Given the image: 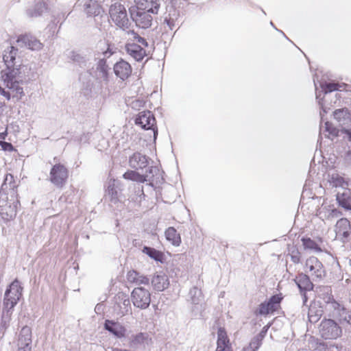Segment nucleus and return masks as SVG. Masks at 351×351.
Wrapping results in <instances>:
<instances>
[{
	"label": "nucleus",
	"instance_id": "a18cd8bd",
	"mask_svg": "<svg viewBox=\"0 0 351 351\" xmlns=\"http://www.w3.org/2000/svg\"><path fill=\"white\" fill-rule=\"evenodd\" d=\"M324 130L328 133V138L329 135L337 136L339 134V130L328 121H326L324 123Z\"/></svg>",
	"mask_w": 351,
	"mask_h": 351
},
{
	"label": "nucleus",
	"instance_id": "ea45409f",
	"mask_svg": "<svg viewBox=\"0 0 351 351\" xmlns=\"http://www.w3.org/2000/svg\"><path fill=\"white\" fill-rule=\"evenodd\" d=\"M71 59L77 63L80 67L86 66L87 60L84 56H82L81 54L76 53L74 51L71 52Z\"/></svg>",
	"mask_w": 351,
	"mask_h": 351
},
{
	"label": "nucleus",
	"instance_id": "5fc2aeb1",
	"mask_svg": "<svg viewBox=\"0 0 351 351\" xmlns=\"http://www.w3.org/2000/svg\"><path fill=\"white\" fill-rule=\"evenodd\" d=\"M123 304L124 306V308L120 313L121 316H123L125 314H126L128 312L129 308H130V302L129 299L124 300L123 302Z\"/></svg>",
	"mask_w": 351,
	"mask_h": 351
},
{
	"label": "nucleus",
	"instance_id": "aec40b11",
	"mask_svg": "<svg viewBox=\"0 0 351 351\" xmlns=\"http://www.w3.org/2000/svg\"><path fill=\"white\" fill-rule=\"evenodd\" d=\"M180 8L166 7L164 14V24L167 25L170 30H173L176 26V22L180 16Z\"/></svg>",
	"mask_w": 351,
	"mask_h": 351
},
{
	"label": "nucleus",
	"instance_id": "bb28decb",
	"mask_svg": "<svg viewBox=\"0 0 351 351\" xmlns=\"http://www.w3.org/2000/svg\"><path fill=\"white\" fill-rule=\"evenodd\" d=\"M335 231L337 235L347 238L350 232V221L346 218L340 219L336 223Z\"/></svg>",
	"mask_w": 351,
	"mask_h": 351
},
{
	"label": "nucleus",
	"instance_id": "20e7f679",
	"mask_svg": "<svg viewBox=\"0 0 351 351\" xmlns=\"http://www.w3.org/2000/svg\"><path fill=\"white\" fill-rule=\"evenodd\" d=\"M109 14L114 24L123 31L131 26L125 6L119 2L112 4L109 8Z\"/></svg>",
	"mask_w": 351,
	"mask_h": 351
},
{
	"label": "nucleus",
	"instance_id": "f8f14e48",
	"mask_svg": "<svg viewBox=\"0 0 351 351\" xmlns=\"http://www.w3.org/2000/svg\"><path fill=\"white\" fill-rule=\"evenodd\" d=\"M16 42L22 43L23 46L27 49L34 51H40L44 47V45L36 37L29 33L19 34L16 37Z\"/></svg>",
	"mask_w": 351,
	"mask_h": 351
},
{
	"label": "nucleus",
	"instance_id": "052dcab7",
	"mask_svg": "<svg viewBox=\"0 0 351 351\" xmlns=\"http://www.w3.org/2000/svg\"><path fill=\"white\" fill-rule=\"evenodd\" d=\"M342 132L346 135L348 141L351 142V128L350 129H343Z\"/></svg>",
	"mask_w": 351,
	"mask_h": 351
},
{
	"label": "nucleus",
	"instance_id": "b1692460",
	"mask_svg": "<svg viewBox=\"0 0 351 351\" xmlns=\"http://www.w3.org/2000/svg\"><path fill=\"white\" fill-rule=\"evenodd\" d=\"M129 165L132 169H143L148 165L147 158L145 155L141 154V153H134L129 158Z\"/></svg>",
	"mask_w": 351,
	"mask_h": 351
},
{
	"label": "nucleus",
	"instance_id": "5701e85b",
	"mask_svg": "<svg viewBox=\"0 0 351 351\" xmlns=\"http://www.w3.org/2000/svg\"><path fill=\"white\" fill-rule=\"evenodd\" d=\"M151 282L154 289L157 291H162L168 288L169 285L167 276L162 273L154 274L152 278Z\"/></svg>",
	"mask_w": 351,
	"mask_h": 351
},
{
	"label": "nucleus",
	"instance_id": "bf43d9fd",
	"mask_svg": "<svg viewBox=\"0 0 351 351\" xmlns=\"http://www.w3.org/2000/svg\"><path fill=\"white\" fill-rule=\"evenodd\" d=\"M337 199L338 200L339 204L340 206H341L342 207L345 208L346 209H350L349 204L348 202H346V201H344V200L341 201L339 199V195H337Z\"/></svg>",
	"mask_w": 351,
	"mask_h": 351
},
{
	"label": "nucleus",
	"instance_id": "f03ea898",
	"mask_svg": "<svg viewBox=\"0 0 351 351\" xmlns=\"http://www.w3.org/2000/svg\"><path fill=\"white\" fill-rule=\"evenodd\" d=\"M314 88H350V85L338 81L331 72L317 69L313 75Z\"/></svg>",
	"mask_w": 351,
	"mask_h": 351
},
{
	"label": "nucleus",
	"instance_id": "c85d7f7f",
	"mask_svg": "<svg viewBox=\"0 0 351 351\" xmlns=\"http://www.w3.org/2000/svg\"><path fill=\"white\" fill-rule=\"evenodd\" d=\"M334 118L339 123L343 125L348 124L351 121V116L349 110L346 108H341L336 110L334 113Z\"/></svg>",
	"mask_w": 351,
	"mask_h": 351
},
{
	"label": "nucleus",
	"instance_id": "7c9ffc66",
	"mask_svg": "<svg viewBox=\"0 0 351 351\" xmlns=\"http://www.w3.org/2000/svg\"><path fill=\"white\" fill-rule=\"evenodd\" d=\"M319 216L323 220L332 221L337 219L342 215L341 211L337 209H328L326 207H323L319 212Z\"/></svg>",
	"mask_w": 351,
	"mask_h": 351
},
{
	"label": "nucleus",
	"instance_id": "e2e57ef3",
	"mask_svg": "<svg viewBox=\"0 0 351 351\" xmlns=\"http://www.w3.org/2000/svg\"><path fill=\"white\" fill-rule=\"evenodd\" d=\"M215 351H232L230 346L217 347Z\"/></svg>",
	"mask_w": 351,
	"mask_h": 351
},
{
	"label": "nucleus",
	"instance_id": "dca6fc26",
	"mask_svg": "<svg viewBox=\"0 0 351 351\" xmlns=\"http://www.w3.org/2000/svg\"><path fill=\"white\" fill-rule=\"evenodd\" d=\"M32 330L24 326L20 331L18 339L19 351H31Z\"/></svg>",
	"mask_w": 351,
	"mask_h": 351
},
{
	"label": "nucleus",
	"instance_id": "680f3d73",
	"mask_svg": "<svg viewBox=\"0 0 351 351\" xmlns=\"http://www.w3.org/2000/svg\"><path fill=\"white\" fill-rule=\"evenodd\" d=\"M127 33L129 35H132L134 40L137 39L140 36V35L137 32H136L134 29H130V30L127 31Z\"/></svg>",
	"mask_w": 351,
	"mask_h": 351
},
{
	"label": "nucleus",
	"instance_id": "c9c22d12",
	"mask_svg": "<svg viewBox=\"0 0 351 351\" xmlns=\"http://www.w3.org/2000/svg\"><path fill=\"white\" fill-rule=\"evenodd\" d=\"M142 251L143 253L146 254L151 258H152L156 261H159V262L162 261L163 254L161 252L156 250V249H154L153 247H147V246H145Z\"/></svg>",
	"mask_w": 351,
	"mask_h": 351
},
{
	"label": "nucleus",
	"instance_id": "603ef678",
	"mask_svg": "<svg viewBox=\"0 0 351 351\" xmlns=\"http://www.w3.org/2000/svg\"><path fill=\"white\" fill-rule=\"evenodd\" d=\"M115 53L114 47L112 44H108L106 49L103 52L105 58H110L112 54Z\"/></svg>",
	"mask_w": 351,
	"mask_h": 351
},
{
	"label": "nucleus",
	"instance_id": "3c124183",
	"mask_svg": "<svg viewBox=\"0 0 351 351\" xmlns=\"http://www.w3.org/2000/svg\"><path fill=\"white\" fill-rule=\"evenodd\" d=\"M291 260L294 263H298L300 261V255L298 250H293L290 254Z\"/></svg>",
	"mask_w": 351,
	"mask_h": 351
},
{
	"label": "nucleus",
	"instance_id": "2f4dec72",
	"mask_svg": "<svg viewBox=\"0 0 351 351\" xmlns=\"http://www.w3.org/2000/svg\"><path fill=\"white\" fill-rule=\"evenodd\" d=\"M165 237L175 246H179L181 243L180 235L173 227H169L166 230Z\"/></svg>",
	"mask_w": 351,
	"mask_h": 351
},
{
	"label": "nucleus",
	"instance_id": "f704fd0d",
	"mask_svg": "<svg viewBox=\"0 0 351 351\" xmlns=\"http://www.w3.org/2000/svg\"><path fill=\"white\" fill-rule=\"evenodd\" d=\"M115 180H110L108 182L106 189V195L110 198L112 203L116 204L119 202L118 192L115 188Z\"/></svg>",
	"mask_w": 351,
	"mask_h": 351
},
{
	"label": "nucleus",
	"instance_id": "774afa93",
	"mask_svg": "<svg viewBox=\"0 0 351 351\" xmlns=\"http://www.w3.org/2000/svg\"><path fill=\"white\" fill-rule=\"evenodd\" d=\"M347 159L351 162V150L348 151L346 154Z\"/></svg>",
	"mask_w": 351,
	"mask_h": 351
},
{
	"label": "nucleus",
	"instance_id": "864d4df0",
	"mask_svg": "<svg viewBox=\"0 0 351 351\" xmlns=\"http://www.w3.org/2000/svg\"><path fill=\"white\" fill-rule=\"evenodd\" d=\"M158 169L156 167H150L148 169V171H146L145 174H148L149 177L147 178V181L153 182L154 180L152 178L154 177V174L156 173L157 171H158Z\"/></svg>",
	"mask_w": 351,
	"mask_h": 351
},
{
	"label": "nucleus",
	"instance_id": "a211bd4d",
	"mask_svg": "<svg viewBox=\"0 0 351 351\" xmlns=\"http://www.w3.org/2000/svg\"><path fill=\"white\" fill-rule=\"evenodd\" d=\"M126 53L132 57L135 61L141 62L147 56L146 50L136 43H126L125 45Z\"/></svg>",
	"mask_w": 351,
	"mask_h": 351
},
{
	"label": "nucleus",
	"instance_id": "c03bdc74",
	"mask_svg": "<svg viewBox=\"0 0 351 351\" xmlns=\"http://www.w3.org/2000/svg\"><path fill=\"white\" fill-rule=\"evenodd\" d=\"M189 295H191V300L193 304H198L199 302L201 291L197 287H193L189 291Z\"/></svg>",
	"mask_w": 351,
	"mask_h": 351
},
{
	"label": "nucleus",
	"instance_id": "72a5a7b5",
	"mask_svg": "<svg viewBox=\"0 0 351 351\" xmlns=\"http://www.w3.org/2000/svg\"><path fill=\"white\" fill-rule=\"evenodd\" d=\"M93 78L92 73L90 70L80 73L79 81L82 84V88H93L94 82Z\"/></svg>",
	"mask_w": 351,
	"mask_h": 351
},
{
	"label": "nucleus",
	"instance_id": "ddd939ff",
	"mask_svg": "<svg viewBox=\"0 0 351 351\" xmlns=\"http://www.w3.org/2000/svg\"><path fill=\"white\" fill-rule=\"evenodd\" d=\"M282 300L279 295L271 296L267 302L261 303L258 308L255 311L256 315H267L276 311Z\"/></svg>",
	"mask_w": 351,
	"mask_h": 351
},
{
	"label": "nucleus",
	"instance_id": "2eb2a0df",
	"mask_svg": "<svg viewBox=\"0 0 351 351\" xmlns=\"http://www.w3.org/2000/svg\"><path fill=\"white\" fill-rule=\"evenodd\" d=\"M18 201L8 202L3 198H0V215L5 220L13 219L16 215Z\"/></svg>",
	"mask_w": 351,
	"mask_h": 351
},
{
	"label": "nucleus",
	"instance_id": "37998d69",
	"mask_svg": "<svg viewBox=\"0 0 351 351\" xmlns=\"http://www.w3.org/2000/svg\"><path fill=\"white\" fill-rule=\"evenodd\" d=\"M303 244L305 248L313 250L316 252H321L322 250L315 241L311 239H303Z\"/></svg>",
	"mask_w": 351,
	"mask_h": 351
},
{
	"label": "nucleus",
	"instance_id": "a878e982",
	"mask_svg": "<svg viewBox=\"0 0 351 351\" xmlns=\"http://www.w3.org/2000/svg\"><path fill=\"white\" fill-rule=\"evenodd\" d=\"M149 341V335L145 332H139L133 335L130 338V346L132 348H137L140 346H145Z\"/></svg>",
	"mask_w": 351,
	"mask_h": 351
},
{
	"label": "nucleus",
	"instance_id": "58836bf2",
	"mask_svg": "<svg viewBox=\"0 0 351 351\" xmlns=\"http://www.w3.org/2000/svg\"><path fill=\"white\" fill-rule=\"evenodd\" d=\"M339 89H315V97L319 105L323 108L324 99L329 93L334 90H339Z\"/></svg>",
	"mask_w": 351,
	"mask_h": 351
},
{
	"label": "nucleus",
	"instance_id": "cd10ccee",
	"mask_svg": "<svg viewBox=\"0 0 351 351\" xmlns=\"http://www.w3.org/2000/svg\"><path fill=\"white\" fill-rule=\"evenodd\" d=\"M96 70L101 74V77L106 83L110 81V68L107 64L106 58H103L98 60L96 64Z\"/></svg>",
	"mask_w": 351,
	"mask_h": 351
},
{
	"label": "nucleus",
	"instance_id": "69168bd1",
	"mask_svg": "<svg viewBox=\"0 0 351 351\" xmlns=\"http://www.w3.org/2000/svg\"><path fill=\"white\" fill-rule=\"evenodd\" d=\"M302 295L303 303H304V304H305L306 302H307V296L306 295V291H303L302 293Z\"/></svg>",
	"mask_w": 351,
	"mask_h": 351
},
{
	"label": "nucleus",
	"instance_id": "0eeeda50",
	"mask_svg": "<svg viewBox=\"0 0 351 351\" xmlns=\"http://www.w3.org/2000/svg\"><path fill=\"white\" fill-rule=\"evenodd\" d=\"M131 298L134 306L141 309H146L149 306L151 302V293L144 287H137L133 289Z\"/></svg>",
	"mask_w": 351,
	"mask_h": 351
},
{
	"label": "nucleus",
	"instance_id": "4be33fe9",
	"mask_svg": "<svg viewBox=\"0 0 351 351\" xmlns=\"http://www.w3.org/2000/svg\"><path fill=\"white\" fill-rule=\"evenodd\" d=\"M127 280L129 283L133 284L138 287L141 285H148L149 284V278L144 276L136 270H130L127 274Z\"/></svg>",
	"mask_w": 351,
	"mask_h": 351
},
{
	"label": "nucleus",
	"instance_id": "6e6d98bb",
	"mask_svg": "<svg viewBox=\"0 0 351 351\" xmlns=\"http://www.w3.org/2000/svg\"><path fill=\"white\" fill-rule=\"evenodd\" d=\"M1 149L5 151H10L13 149L12 145L10 143L0 141Z\"/></svg>",
	"mask_w": 351,
	"mask_h": 351
},
{
	"label": "nucleus",
	"instance_id": "39448f33",
	"mask_svg": "<svg viewBox=\"0 0 351 351\" xmlns=\"http://www.w3.org/2000/svg\"><path fill=\"white\" fill-rule=\"evenodd\" d=\"M69 171L62 164L58 163L52 166L49 173V181L57 188L62 189L66 183Z\"/></svg>",
	"mask_w": 351,
	"mask_h": 351
},
{
	"label": "nucleus",
	"instance_id": "473e14b6",
	"mask_svg": "<svg viewBox=\"0 0 351 351\" xmlns=\"http://www.w3.org/2000/svg\"><path fill=\"white\" fill-rule=\"evenodd\" d=\"M123 177L125 180H132L140 183H143L147 181V178L149 177L148 174L141 175L139 173L129 170L126 171L123 175Z\"/></svg>",
	"mask_w": 351,
	"mask_h": 351
},
{
	"label": "nucleus",
	"instance_id": "393cba45",
	"mask_svg": "<svg viewBox=\"0 0 351 351\" xmlns=\"http://www.w3.org/2000/svg\"><path fill=\"white\" fill-rule=\"evenodd\" d=\"M295 282L301 293L311 291L313 288V284L310 280L308 276L304 274H300L295 279Z\"/></svg>",
	"mask_w": 351,
	"mask_h": 351
},
{
	"label": "nucleus",
	"instance_id": "6e6552de",
	"mask_svg": "<svg viewBox=\"0 0 351 351\" xmlns=\"http://www.w3.org/2000/svg\"><path fill=\"white\" fill-rule=\"evenodd\" d=\"M321 336L325 339H335L342 332L341 327L332 319H324L319 326Z\"/></svg>",
	"mask_w": 351,
	"mask_h": 351
},
{
	"label": "nucleus",
	"instance_id": "9b49d317",
	"mask_svg": "<svg viewBox=\"0 0 351 351\" xmlns=\"http://www.w3.org/2000/svg\"><path fill=\"white\" fill-rule=\"evenodd\" d=\"M49 10L48 3L45 0H32L25 10V14L28 18H37Z\"/></svg>",
	"mask_w": 351,
	"mask_h": 351
},
{
	"label": "nucleus",
	"instance_id": "4d7b16f0",
	"mask_svg": "<svg viewBox=\"0 0 351 351\" xmlns=\"http://www.w3.org/2000/svg\"><path fill=\"white\" fill-rule=\"evenodd\" d=\"M261 345V341L258 337L254 338L250 342V346L254 350H257Z\"/></svg>",
	"mask_w": 351,
	"mask_h": 351
},
{
	"label": "nucleus",
	"instance_id": "c756f323",
	"mask_svg": "<svg viewBox=\"0 0 351 351\" xmlns=\"http://www.w3.org/2000/svg\"><path fill=\"white\" fill-rule=\"evenodd\" d=\"M322 314L323 309L321 306H317L315 303L311 304L308 312V317L310 322H317L322 317Z\"/></svg>",
	"mask_w": 351,
	"mask_h": 351
},
{
	"label": "nucleus",
	"instance_id": "a19ab883",
	"mask_svg": "<svg viewBox=\"0 0 351 351\" xmlns=\"http://www.w3.org/2000/svg\"><path fill=\"white\" fill-rule=\"evenodd\" d=\"M166 7L184 8L187 0H163Z\"/></svg>",
	"mask_w": 351,
	"mask_h": 351
},
{
	"label": "nucleus",
	"instance_id": "4468645a",
	"mask_svg": "<svg viewBox=\"0 0 351 351\" xmlns=\"http://www.w3.org/2000/svg\"><path fill=\"white\" fill-rule=\"evenodd\" d=\"M113 72L117 78L124 81L132 75V68L129 62L121 58L114 64Z\"/></svg>",
	"mask_w": 351,
	"mask_h": 351
},
{
	"label": "nucleus",
	"instance_id": "338daca9",
	"mask_svg": "<svg viewBox=\"0 0 351 351\" xmlns=\"http://www.w3.org/2000/svg\"><path fill=\"white\" fill-rule=\"evenodd\" d=\"M112 351H130V350H127V349H120V348H112Z\"/></svg>",
	"mask_w": 351,
	"mask_h": 351
},
{
	"label": "nucleus",
	"instance_id": "79ce46f5",
	"mask_svg": "<svg viewBox=\"0 0 351 351\" xmlns=\"http://www.w3.org/2000/svg\"><path fill=\"white\" fill-rule=\"evenodd\" d=\"M70 14H71V12H69L67 14L66 12H61L58 13L56 15L53 16V18L54 19H56V21H58V23L60 24L58 31H57V33H59L62 25L64 24V23L65 22V21L66 20V19L68 18V16H69Z\"/></svg>",
	"mask_w": 351,
	"mask_h": 351
},
{
	"label": "nucleus",
	"instance_id": "8fccbe9b",
	"mask_svg": "<svg viewBox=\"0 0 351 351\" xmlns=\"http://www.w3.org/2000/svg\"><path fill=\"white\" fill-rule=\"evenodd\" d=\"M129 105L133 109L138 110L140 108L143 107L145 105V101L143 99H137L132 100Z\"/></svg>",
	"mask_w": 351,
	"mask_h": 351
},
{
	"label": "nucleus",
	"instance_id": "4c0bfd02",
	"mask_svg": "<svg viewBox=\"0 0 351 351\" xmlns=\"http://www.w3.org/2000/svg\"><path fill=\"white\" fill-rule=\"evenodd\" d=\"M329 182L335 187L345 188L348 186L347 182L344 178L339 176L338 173H332L329 175Z\"/></svg>",
	"mask_w": 351,
	"mask_h": 351
},
{
	"label": "nucleus",
	"instance_id": "09e8293b",
	"mask_svg": "<svg viewBox=\"0 0 351 351\" xmlns=\"http://www.w3.org/2000/svg\"><path fill=\"white\" fill-rule=\"evenodd\" d=\"M151 3V8H147V12L151 14H157L160 8V3L156 0L149 1Z\"/></svg>",
	"mask_w": 351,
	"mask_h": 351
},
{
	"label": "nucleus",
	"instance_id": "7ed1b4c3",
	"mask_svg": "<svg viewBox=\"0 0 351 351\" xmlns=\"http://www.w3.org/2000/svg\"><path fill=\"white\" fill-rule=\"evenodd\" d=\"M147 8V6L133 5L128 9L131 21L139 29H147L152 26L153 18Z\"/></svg>",
	"mask_w": 351,
	"mask_h": 351
},
{
	"label": "nucleus",
	"instance_id": "f257e3e1",
	"mask_svg": "<svg viewBox=\"0 0 351 351\" xmlns=\"http://www.w3.org/2000/svg\"><path fill=\"white\" fill-rule=\"evenodd\" d=\"M18 48L10 45L4 50L3 61L5 68L1 71V78L5 88H21L36 79L37 73L29 64H17Z\"/></svg>",
	"mask_w": 351,
	"mask_h": 351
},
{
	"label": "nucleus",
	"instance_id": "9d476101",
	"mask_svg": "<svg viewBox=\"0 0 351 351\" xmlns=\"http://www.w3.org/2000/svg\"><path fill=\"white\" fill-rule=\"evenodd\" d=\"M306 269L313 277V280H320L325 276L324 266L316 257L311 256L306 260Z\"/></svg>",
	"mask_w": 351,
	"mask_h": 351
},
{
	"label": "nucleus",
	"instance_id": "6ab92c4d",
	"mask_svg": "<svg viewBox=\"0 0 351 351\" xmlns=\"http://www.w3.org/2000/svg\"><path fill=\"white\" fill-rule=\"evenodd\" d=\"M84 11L88 17L102 16L104 10L97 0H86L84 4Z\"/></svg>",
	"mask_w": 351,
	"mask_h": 351
},
{
	"label": "nucleus",
	"instance_id": "de8ad7c7",
	"mask_svg": "<svg viewBox=\"0 0 351 351\" xmlns=\"http://www.w3.org/2000/svg\"><path fill=\"white\" fill-rule=\"evenodd\" d=\"M13 180L14 178L12 175H7L2 184V188H7L8 185H9L10 189L13 190L16 186L14 183H12Z\"/></svg>",
	"mask_w": 351,
	"mask_h": 351
},
{
	"label": "nucleus",
	"instance_id": "49530a36",
	"mask_svg": "<svg viewBox=\"0 0 351 351\" xmlns=\"http://www.w3.org/2000/svg\"><path fill=\"white\" fill-rule=\"evenodd\" d=\"M58 21L53 18L50 23L47 25V29L52 36H53L55 34L58 35V33H57V31L58 29Z\"/></svg>",
	"mask_w": 351,
	"mask_h": 351
},
{
	"label": "nucleus",
	"instance_id": "f3484780",
	"mask_svg": "<svg viewBox=\"0 0 351 351\" xmlns=\"http://www.w3.org/2000/svg\"><path fill=\"white\" fill-rule=\"evenodd\" d=\"M328 303L335 311V314L339 317L341 322H346L351 325V311L347 310L341 304L336 302L333 298H328Z\"/></svg>",
	"mask_w": 351,
	"mask_h": 351
},
{
	"label": "nucleus",
	"instance_id": "1a4fd4ad",
	"mask_svg": "<svg viewBox=\"0 0 351 351\" xmlns=\"http://www.w3.org/2000/svg\"><path fill=\"white\" fill-rule=\"evenodd\" d=\"M135 124L140 125L145 130H152L154 140L158 135V129L156 125V119L152 112L149 110L140 112L135 119Z\"/></svg>",
	"mask_w": 351,
	"mask_h": 351
},
{
	"label": "nucleus",
	"instance_id": "0e129e2a",
	"mask_svg": "<svg viewBox=\"0 0 351 351\" xmlns=\"http://www.w3.org/2000/svg\"><path fill=\"white\" fill-rule=\"evenodd\" d=\"M0 93L6 97L8 99H10V93L8 92H6L5 89L0 88Z\"/></svg>",
	"mask_w": 351,
	"mask_h": 351
},
{
	"label": "nucleus",
	"instance_id": "412c9836",
	"mask_svg": "<svg viewBox=\"0 0 351 351\" xmlns=\"http://www.w3.org/2000/svg\"><path fill=\"white\" fill-rule=\"evenodd\" d=\"M104 328L119 339L125 335L126 328L119 322L106 319L104 323Z\"/></svg>",
	"mask_w": 351,
	"mask_h": 351
},
{
	"label": "nucleus",
	"instance_id": "13d9d810",
	"mask_svg": "<svg viewBox=\"0 0 351 351\" xmlns=\"http://www.w3.org/2000/svg\"><path fill=\"white\" fill-rule=\"evenodd\" d=\"M135 40H136L138 43H141L145 47H148V46H149V43L147 41V40L141 36Z\"/></svg>",
	"mask_w": 351,
	"mask_h": 351
},
{
	"label": "nucleus",
	"instance_id": "e433bc0d",
	"mask_svg": "<svg viewBox=\"0 0 351 351\" xmlns=\"http://www.w3.org/2000/svg\"><path fill=\"white\" fill-rule=\"evenodd\" d=\"M230 346L229 339L224 328H219L217 331V347Z\"/></svg>",
	"mask_w": 351,
	"mask_h": 351
},
{
	"label": "nucleus",
	"instance_id": "423d86ee",
	"mask_svg": "<svg viewBox=\"0 0 351 351\" xmlns=\"http://www.w3.org/2000/svg\"><path fill=\"white\" fill-rule=\"evenodd\" d=\"M21 291L22 288L17 280L12 282L5 291L3 305L8 313L17 304L22 294Z\"/></svg>",
	"mask_w": 351,
	"mask_h": 351
}]
</instances>
